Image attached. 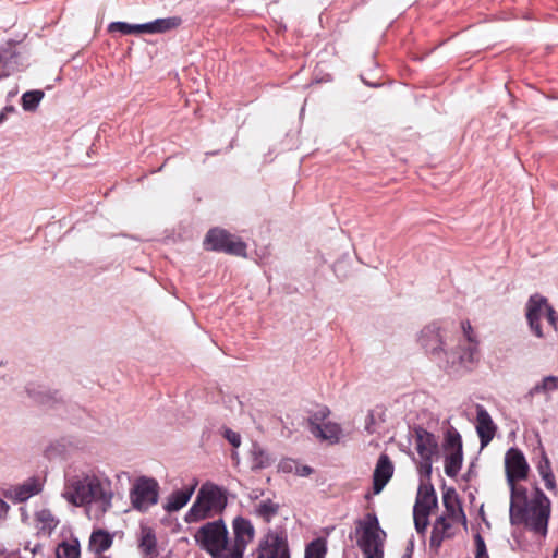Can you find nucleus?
I'll list each match as a JSON object with an SVG mask.
<instances>
[{
    "mask_svg": "<svg viewBox=\"0 0 558 558\" xmlns=\"http://www.w3.org/2000/svg\"><path fill=\"white\" fill-rule=\"evenodd\" d=\"M466 342L454 347L448 344L447 331L436 322L426 325L418 333L417 342L428 359L448 375H462L472 369L477 353V342L473 341L469 330L463 327Z\"/></svg>",
    "mask_w": 558,
    "mask_h": 558,
    "instance_id": "1",
    "label": "nucleus"
},
{
    "mask_svg": "<svg viewBox=\"0 0 558 558\" xmlns=\"http://www.w3.org/2000/svg\"><path fill=\"white\" fill-rule=\"evenodd\" d=\"M228 506V489L221 485L206 482L197 492L196 498L184 515L189 524L197 523L214 515L222 514Z\"/></svg>",
    "mask_w": 558,
    "mask_h": 558,
    "instance_id": "2",
    "label": "nucleus"
},
{
    "mask_svg": "<svg viewBox=\"0 0 558 558\" xmlns=\"http://www.w3.org/2000/svg\"><path fill=\"white\" fill-rule=\"evenodd\" d=\"M354 532L349 534L352 541L357 536L356 544L365 558H384V546L387 537L386 532L379 524L375 512L366 513L362 519L355 521Z\"/></svg>",
    "mask_w": 558,
    "mask_h": 558,
    "instance_id": "3",
    "label": "nucleus"
},
{
    "mask_svg": "<svg viewBox=\"0 0 558 558\" xmlns=\"http://www.w3.org/2000/svg\"><path fill=\"white\" fill-rule=\"evenodd\" d=\"M195 544L211 558L221 557V549L229 545V531L222 518L206 522L194 534Z\"/></svg>",
    "mask_w": 558,
    "mask_h": 558,
    "instance_id": "4",
    "label": "nucleus"
},
{
    "mask_svg": "<svg viewBox=\"0 0 558 558\" xmlns=\"http://www.w3.org/2000/svg\"><path fill=\"white\" fill-rule=\"evenodd\" d=\"M204 245L207 251L222 252L240 257L246 256V243L223 228H210L205 235Z\"/></svg>",
    "mask_w": 558,
    "mask_h": 558,
    "instance_id": "5",
    "label": "nucleus"
},
{
    "mask_svg": "<svg viewBox=\"0 0 558 558\" xmlns=\"http://www.w3.org/2000/svg\"><path fill=\"white\" fill-rule=\"evenodd\" d=\"M159 483L156 478L146 475L138 476L130 489L132 508L145 513L159 501Z\"/></svg>",
    "mask_w": 558,
    "mask_h": 558,
    "instance_id": "6",
    "label": "nucleus"
},
{
    "mask_svg": "<svg viewBox=\"0 0 558 558\" xmlns=\"http://www.w3.org/2000/svg\"><path fill=\"white\" fill-rule=\"evenodd\" d=\"M517 482H507L510 488L509 520L511 525L524 524L530 530L532 522L531 499L525 486L515 485Z\"/></svg>",
    "mask_w": 558,
    "mask_h": 558,
    "instance_id": "7",
    "label": "nucleus"
},
{
    "mask_svg": "<svg viewBox=\"0 0 558 558\" xmlns=\"http://www.w3.org/2000/svg\"><path fill=\"white\" fill-rule=\"evenodd\" d=\"M257 558H291L288 536L283 529H268L256 548Z\"/></svg>",
    "mask_w": 558,
    "mask_h": 558,
    "instance_id": "8",
    "label": "nucleus"
},
{
    "mask_svg": "<svg viewBox=\"0 0 558 558\" xmlns=\"http://www.w3.org/2000/svg\"><path fill=\"white\" fill-rule=\"evenodd\" d=\"M532 522L530 530L539 535H546L548 532V522L550 519L551 502L543 489L535 484L531 498Z\"/></svg>",
    "mask_w": 558,
    "mask_h": 558,
    "instance_id": "9",
    "label": "nucleus"
},
{
    "mask_svg": "<svg viewBox=\"0 0 558 558\" xmlns=\"http://www.w3.org/2000/svg\"><path fill=\"white\" fill-rule=\"evenodd\" d=\"M530 465L521 449L510 447L505 454V473L507 482H519L527 478Z\"/></svg>",
    "mask_w": 558,
    "mask_h": 558,
    "instance_id": "10",
    "label": "nucleus"
},
{
    "mask_svg": "<svg viewBox=\"0 0 558 558\" xmlns=\"http://www.w3.org/2000/svg\"><path fill=\"white\" fill-rule=\"evenodd\" d=\"M92 475L84 474L83 476H74L69 481L66 490L63 494L64 498L72 505L84 506L92 504Z\"/></svg>",
    "mask_w": 558,
    "mask_h": 558,
    "instance_id": "11",
    "label": "nucleus"
},
{
    "mask_svg": "<svg viewBox=\"0 0 558 558\" xmlns=\"http://www.w3.org/2000/svg\"><path fill=\"white\" fill-rule=\"evenodd\" d=\"M25 391L35 403L50 409H59L65 403L64 397L59 390L41 384L29 383L25 386Z\"/></svg>",
    "mask_w": 558,
    "mask_h": 558,
    "instance_id": "12",
    "label": "nucleus"
},
{
    "mask_svg": "<svg viewBox=\"0 0 558 558\" xmlns=\"http://www.w3.org/2000/svg\"><path fill=\"white\" fill-rule=\"evenodd\" d=\"M476 433L480 438L481 449H483L487 447L495 437L497 426L483 405L476 407Z\"/></svg>",
    "mask_w": 558,
    "mask_h": 558,
    "instance_id": "13",
    "label": "nucleus"
},
{
    "mask_svg": "<svg viewBox=\"0 0 558 558\" xmlns=\"http://www.w3.org/2000/svg\"><path fill=\"white\" fill-rule=\"evenodd\" d=\"M412 429L418 456H437L439 453L438 440L434 433L418 424H415Z\"/></svg>",
    "mask_w": 558,
    "mask_h": 558,
    "instance_id": "14",
    "label": "nucleus"
},
{
    "mask_svg": "<svg viewBox=\"0 0 558 558\" xmlns=\"http://www.w3.org/2000/svg\"><path fill=\"white\" fill-rule=\"evenodd\" d=\"M197 485L198 481L194 478L190 485H185L180 489H174L167 498V501L163 504V510L168 513H173L181 510L191 500Z\"/></svg>",
    "mask_w": 558,
    "mask_h": 558,
    "instance_id": "15",
    "label": "nucleus"
},
{
    "mask_svg": "<svg viewBox=\"0 0 558 558\" xmlns=\"http://www.w3.org/2000/svg\"><path fill=\"white\" fill-rule=\"evenodd\" d=\"M437 508L438 497L434 485L432 482H420L413 512H418L420 510L433 512Z\"/></svg>",
    "mask_w": 558,
    "mask_h": 558,
    "instance_id": "16",
    "label": "nucleus"
},
{
    "mask_svg": "<svg viewBox=\"0 0 558 558\" xmlns=\"http://www.w3.org/2000/svg\"><path fill=\"white\" fill-rule=\"evenodd\" d=\"M90 486H93L92 490V502H100L101 510L106 512L112 506V497L113 494L110 489L111 483L106 480L102 482L96 475H92Z\"/></svg>",
    "mask_w": 558,
    "mask_h": 558,
    "instance_id": "17",
    "label": "nucleus"
},
{
    "mask_svg": "<svg viewBox=\"0 0 558 558\" xmlns=\"http://www.w3.org/2000/svg\"><path fill=\"white\" fill-rule=\"evenodd\" d=\"M233 543L247 547L255 537V527L252 521L243 515H236L232 520Z\"/></svg>",
    "mask_w": 558,
    "mask_h": 558,
    "instance_id": "18",
    "label": "nucleus"
},
{
    "mask_svg": "<svg viewBox=\"0 0 558 558\" xmlns=\"http://www.w3.org/2000/svg\"><path fill=\"white\" fill-rule=\"evenodd\" d=\"M43 490V483L37 476L28 477L24 483L14 486L13 495L5 494L14 502H25L31 497L38 495Z\"/></svg>",
    "mask_w": 558,
    "mask_h": 558,
    "instance_id": "19",
    "label": "nucleus"
},
{
    "mask_svg": "<svg viewBox=\"0 0 558 558\" xmlns=\"http://www.w3.org/2000/svg\"><path fill=\"white\" fill-rule=\"evenodd\" d=\"M0 64H2L8 72L20 71L24 66L22 56L17 51L14 40H9L0 47Z\"/></svg>",
    "mask_w": 558,
    "mask_h": 558,
    "instance_id": "20",
    "label": "nucleus"
},
{
    "mask_svg": "<svg viewBox=\"0 0 558 558\" xmlns=\"http://www.w3.org/2000/svg\"><path fill=\"white\" fill-rule=\"evenodd\" d=\"M313 436L329 445H337L342 435V427L336 422H327L324 425H315Z\"/></svg>",
    "mask_w": 558,
    "mask_h": 558,
    "instance_id": "21",
    "label": "nucleus"
},
{
    "mask_svg": "<svg viewBox=\"0 0 558 558\" xmlns=\"http://www.w3.org/2000/svg\"><path fill=\"white\" fill-rule=\"evenodd\" d=\"M113 543V534L104 529L94 530L89 537L88 548L95 554H102L108 550Z\"/></svg>",
    "mask_w": 558,
    "mask_h": 558,
    "instance_id": "22",
    "label": "nucleus"
},
{
    "mask_svg": "<svg viewBox=\"0 0 558 558\" xmlns=\"http://www.w3.org/2000/svg\"><path fill=\"white\" fill-rule=\"evenodd\" d=\"M181 23L182 19L180 16L158 17L153 21L145 22L146 34H165L180 26Z\"/></svg>",
    "mask_w": 558,
    "mask_h": 558,
    "instance_id": "23",
    "label": "nucleus"
},
{
    "mask_svg": "<svg viewBox=\"0 0 558 558\" xmlns=\"http://www.w3.org/2000/svg\"><path fill=\"white\" fill-rule=\"evenodd\" d=\"M138 547L146 557H154L158 555L157 537L155 531L149 526L141 527V537Z\"/></svg>",
    "mask_w": 558,
    "mask_h": 558,
    "instance_id": "24",
    "label": "nucleus"
},
{
    "mask_svg": "<svg viewBox=\"0 0 558 558\" xmlns=\"http://www.w3.org/2000/svg\"><path fill=\"white\" fill-rule=\"evenodd\" d=\"M549 305L546 296L534 293L530 295L525 304V318L541 319L543 311H546Z\"/></svg>",
    "mask_w": 558,
    "mask_h": 558,
    "instance_id": "25",
    "label": "nucleus"
},
{
    "mask_svg": "<svg viewBox=\"0 0 558 558\" xmlns=\"http://www.w3.org/2000/svg\"><path fill=\"white\" fill-rule=\"evenodd\" d=\"M442 448L446 453H463L462 436L453 426H449L444 433Z\"/></svg>",
    "mask_w": 558,
    "mask_h": 558,
    "instance_id": "26",
    "label": "nucleus"
},
{
    "mask_svg": "<svg viewBox=\"0 0 558 558\" xmlns=\"http://www.w3.org/2000/svg\"><path fill=\"white\" fill-rule=\"evenodd\" d=\"M442 505L446 509L447 515L450 519H456L457 508L462 507L461 499L454 487L446 486V483H442Z\"/></svg>",
    "mask_w": 558,
    "mask_h": 558,
    "instance_id": "27",
    "label": "nucleus"
},
{
    "mask_svg": "<svg viewBox=\"0 0 558 558\" xmlns=\"http://www.w3.org/2000/svg\"><path fill=\"white\" fill-rule=\"evenodd\" d=\"M395 466L387 453H380L377 459L373 476L374 478L380 480L385 483H389L393 476Z\"/></svg>",
    "mask_w": 558,
    "mask_h": 558,
    "instance_id": "28",
    "label": "nucleus"
},
{
    "mask_svg": "<svg viewBox=\"0 0 558 558\" xmlns=\"http://www.w3.org/2000/svg\"><path fill=\"white\" fill-rule=\"evenodd\" d=\"M107 31L109 33H120L121 35H143L146 34L145 23L132 24L124 21H114L109 23Z\"/></svg>",
    "mask_w": 558,
    "mask_h": 558,
    "instance_id": "29",
    "label": "nucleus"
},
{
    "mask_svg": "<svg viewBox=\"0 0 558 558\" xmlns=\"http://www.w3.org/2000/svg\"><path fill=\"white\" fill-rule=\"evenodd\" d=\"M251 456H252V468L251 469L253 471L269 468L274 462L270 454L258 442H253L252 449H251Z\"/></svg>",
    "mask_w": 558,
    "mask_h": 558,
    "instance_id": "30",
    "label": "nucleus"
},
{
    "mask_svg": "<svg viewBox=\"0 0 558 558\" xmlns=\"http://www.w3.org/2000/svg\"><path fill=\"white\" fill-rule=\"evenodd\" d=\"M280 505L274 502L271 499L262 500L254 508V514L260 518L265 523H270L278 514Z\"/></svg>",
    "mask_w": 558,
    "mask_h": 558,
    "instance_id": "31",
    "label": "nucleus"
},
{
    "mask_svg": "<svg viewBox=\"0 0 558 558\" xmlns=\"http://www.w3.org/2000/svg\"><path fill=\"white\" fill-rule=\"evenodd\" d=\"M56 558H81V544L77 537L71 542L62 541L56 548Z\"/></svg>",
    "mask_w": 558,
    "mask_h": 558,
    "instance_id": "32",
    "label": "nucleus"
},
{
    "mask_svg": "<svg viewBox=\"0 0 558 558\" xmlns=\"http://www.w3.org/2000/svg\"><path fill=\"white\" fill-rule=\"evenodd\" d=\"M45 97L41 89H31L22 94L21 106L26 112H34L39 107L40 101Z\"/></svg>",
    "mask_w": 558,
    "mask_h": 558,
    "instance_id": "33",
    "label": "nucleus"
},
{
    "mask_svg": "<svg viewBox=\"0 0 558 558\" xmlns=\"http://www.w3.org/2000/svg\"><path fill=\"white\" fill-rule=\"evenodd\" d=\"M327 550V539L319 536L306 544L304 558H325Z\"/></svg>",
    "mask_w": 558,
    "mask_h": 558,
    "instance_id": "34",
    "label": "nucleus"
},
{
    "mask_svg": "<svg viewBox=\"0 0 558 558\" xmlns=\"http://www.w3.org/2000/svg\"><path fill=\"white\" fill-rule=\"evenodd\" d=\"M463 464V453L445 454V473L448 477H456Z\"/></svg>",
    "mask_w": 558,
    "mask_h": 558,
    "instance_id": "35",
    "label": "nucleus"
},
{
    "mask_svg": "<svg viewBox=\"0 0 558 558\" xmlns=\"http://www.w3.org/2000/svg\"><path fill=\"white\" fill-rule=\"evenodd\" d=\"M556 390H558V376L548 375L530 389L529 396L547 393Z\"/></svg>",
    "mask_w": 558,
    "mask_h": 558,
    "instance_id": "36",
    "label": "nucleus"
},
{
    "mask_svg": "<svg viewBox=\"0 0 558 558\" xmlns=\"http://www.w3.org/2000/svg\"><path fill=\"white\" fill-rule=\"evenodd\" d=\"M421 461L417 465V472L420 475L421 482L428 483L430 482V476L433 473V457L434 456H420Z\"/></svg>",
    "mask_w": 558,
    "mask_h": 558,
    "instance_id": "37",
    "label": "nucleus"
},
{
    "mask_svg": "<svg viewBox=\"0 0 558 558\" xmlns=\"http://www.w3.org/2000/svg\"><path fill=\"white\" fill-rule=\"evenodd\" d=\"M330 415V410L326 405L319 407L316 411L312 412L307 418L308 429L314 434L315 425H322L320 422L325 421Z\"/></svg>",
    "mask_w": 558,
    "mask_h": 558,
    "instance_id": "38",
    "label": "nucleus"
},
{
    "mask_svg": "<svg viewBox=\"0 0 558 558\" xmlns=\"http://www.w3.org/2000/svg\"><path fill=\"white\" fill-rule=\"evenodd\" d=\"M430 511L420 510L418 512H413L414 526L417 534L424 536L427 527L429 525V515Z\"/></svg>",
    "mask_w": 558,
    "mask_h": 558,
    "instance_id": "39",
    "label": "nucleus"
},
{
    "mask_svg": "<svg viewBox=\"0 0 558 558\" xmlns=\"http://www.w3.org/2000/svg\"><path fill=\"white\" fill-rule=\"evenodd\" d=\"M36 519L45 524L49 532L53 531L59 524V520L53 517L49 509H43L36 513Z\"/></svg>",
    "mask_w": 558,
    "mask_h": 558,
    "instance_id": "40",
    "label": "nucleus"
},
{
    "mask_svg": "<svg viewBox=\"0 0 558 558\" xmlns=\"http://www.w3.org/2000/svg\"><path fill=\"white\" fill-rule=\"evenodd\" d=\"M246 547L238 545L235 543L229 545L227 549H221V557L219 558H243Z\"/></svg>",
    "mask_w": 558,
    "mask_h": 558,
    "instance_id": "41",
    "label": "nucleus"
},
{
    "mask_svg": "<svg viewBox=\"0 0 558 558\" xmlns=\"http://www.w3.org/2000/svg\"><path fill=\"white\" fill-rule=\"evenodd\" d=\"M475 558H489L487 546L480 531L474 534Z\"/></svg>",
    "mask_w": 558,
    "mask_h": 558,
    "instance_id": "42",
    "label": "nucleus"
},
{
    "mask_svg": "<svg viewBox=\"0 0 558 558\" xmlns=\"http://www.w3.org/2000/svg\"><path fill=\"white\" fill-rule=\"evenodd\" d=\"M221 435L233 448H239L241 446L242 438L238 432H234L231 428L223 426L221 428Z\"/></svg>",
    "mask_w": 558,
    "mask_h": 558,
    "instance_id": "43",
    "label": "nucleus"
},
{
    "mask_svg": "<svg viewBox=\"0 0 558 558\" xmlns=\"http://www.w3.org/2000/svg\"><path fill=\"white\" fill-rule=\"evenodd\" d=\"M539 446L542 445L539 444ZM536 468L541 476L546 473H553L550 460L543 447H541V459Z\"/></svg>",
    "mask_w": 558,
    "mask_h": 558,
    "instance_id": "44",
    "label": "nucleus"
},
{
    "mask_svg": "<svg viewBox=\"0 0 558 558\" xmlns=\"http://www.w3.org/2000/svg\"><path fill=\"white\" fill-rule=\"evenodd\" d=\"M545 317L555 331H558V313L551 304L545 311Z\"/></svg>",
    "mask_w": 558,
    "mask_h": 558,
    "instance_id": "45",
    "label": "nucleus"
},
{
    "mask_svg": "<svg viewBox=\"0 0 558 558\" xmlns=\"http://www.w3.org/2000/svg\"><path fill=\"white\" fill-rule=\"evenodd\" d=\"M526 323H527V326L531 330V332L539 338V339H543L545 336H544V331H543V328H542V325H541V319H537V318H526Z\"/></svg>",
    "mask_w": 558,
    "mask_h": 558,
    "instance_id": "46",
    "label": "nucleus"
},
{
    "mask_svg": "<svg viewBox=\"0 0 558 558\" xmlns=\"http://www.w3.org/2000/svg\"><path fill=\"white\" fill-rule=\"evenodd\" d=\"M448 518L449 517L447 514H441L438 518H436V520L433 524V527H432V532L437 533L438 529H440V527H444L447 530H452V524L450 523Z\"/></svg>",
    "mask_w": 558,
    "mask_h": 558,
    "instance_id": "47",
    "label": "nucleus"
},
{
    "mask_svg": "<svg viewBox=\"0 0 558 558\" xmlns=\"http://www.w3.org/2000/svg\"><path fill=\"white\" fill-rule=\"evenodd\" d=\"M441 544H442V537L438 536L437 533L432 532L430 538H429V547L434 551L435 555H438Z\"/></svg>",
    "mask_w": 558,
    "mask_h": 558,
    "instance_id": "48",
    "label": "nucleus"
},
{
    "mask_svg": "<svg viewBox=\"0 0 558 558\" xmlns=\"http://www.w3.org/2000/svg\"><path fill=\"white\" fill-rule=\"evenodd\" d=\"M542 480L544 481L545 483V487L548 489V490H555L557 485H556V480H555V475H554V472L553 473H546L544 474L543 476H541Z\"/></svg>",
    "mask_w": 558,
    "mask_h": 558,
    "instance_id": "49",
    "label": "nucleus"
},
{
    "mask_svg": "<svg viewBox=\"0 0 558 558\" xmlns=\"http://www.w3.org/2000/svg\"><path fill=\"white\" fill-rule=\"evenodd\" d=\"M374 423H375L374 411L369 410L367 413L366 420H365V430L369 435L375 433Z\"/></svg>",
    "mask_w": 558,
    "mask_h": 558,
    "instance_id": "50",
    "label": "nucleus"
},
{
    "mask_svg": "<svg viewBox=\"0 0 558 558\" xmlns=\"http://www.w3.org/2000/svg\"><path fill=\"white\" fill-rule=\"evenodd\" d=\"M388 483H385L380 480H377V478H374L372 477V490H373V495H378L380 494L384 488L386 487Z\"/></svg>",
    "mask_w": 558,
    "mask_h": 558,
    "instance_id": "51",
    "label": "nucleus"
},
{
    "mask_svg": "<svg viewBox=\"0 0 558 558\" xmlns=\"http://www.w3.org/2000/svg\"><path fill=\"white\" fill-rule=\"evenodd\" d=\"M475 468H476V464H475V460H474L470 463L466 472L462 475V480L465 482L471 481V478L476 475Z\"/></svg>",
    "mask_w": 558,
    "mask_h": 558,
    "instance_id": "52",
    "label": "nucleus"
},
{
    "mask_svg": "<svg viewBox=\"0 0 558 558\" xmlns=\"http://www.w3.org/2000/svg\"><path fill=\"white\" fill-rule=\"evenodd\" d=\"M15 112V107L13 105H7L0 111V125L7 120L8 113Z\"/></svg>",
    "mask_w": 558,
    "mask_h": 558,
    "instance_id": "53",
    "label": "nucleus"
},
{
    "mask_svg": "<svg viewBox=\"0 0 558 558\" xmlns=\"http://www.w3.org/2000/svg\"><path fill=\"white\" fill-rule=\"evenodd\" d=\"M313 472L314 469L306 464L296 468V474L302 477L310 476Z\"/></svg>",
    "mask_w": 558,
    "mask_h": 558,
    "instance_id": "54",
    "label": "nucleus"
},
{
    "mask_svg": "<svg viewBox=\"0 0 558 558\" xmlns=\"http://www.w3.org/2000/svg\"><path fill=\"white\" fill-rule=\"evenodd\" d=\"M414 551V538L413 536L409 539L408 545L405 547V551L402 555V558H412Z\"/></svg>",
    "mask_w": 558,
    "mask_h": 558,
    "instance_id": "55",
    "label": "nucleus"
},
{
    "mask_svg": "<svg viewBox=\"0 0 558 558\" xmlns=\"http://www.w3.org/2000/svg\"><path fill=\"white\" fill-rule=\"evenodd\" d=\"M9 510H10V505L7 501H4L2 498H0V521L2 519L7 518Z\"/></svg>",
    "mask_w": 558,
    "mask_h": 558,
    "instance_id": "56",
    "label": "nucleus"
},
{
    "mask_svg": "<svg viewBox=\"0 0 558 558\" xmlns=\"http://www.w3.org/2000/svg\"><path fill=\"white\" fill-rule=\"evenodd\" d=\"M454 521H460L464 527H466V524H468V519H466V515L464 513V510L463 508H457V513H456V519H453Z\"/></svg>",
    "mask_w": 558,
    "mask_h": 558,
    "instance_id": "57",
    "label": "nucleus"
},
{
    "mask_svg": "<svg viewBox=\"0 0 558 558\" xmlns=\"http://www.w3.org/2000/svg\"><path fill=\"white\" fill-rule=\"evenodd\" d=\"M437 535L442 537V542L445 539H451L454 537V533L451 530H447L444 527L438 529Z\"/></svg>",
    "mask_w": 558,
    "mask_h": 558,
    "instance_id": "58",
    "label": "nucleus"
},
{
    "mask_svg": "<svg viewBox=\"0 0 558 558\" xmlns=\"http://www.w3.org/2000/svg\"><path fill=\"white\" fill-rule=\"evenodd\" d=\"M360 77H361V80H362L363 84H364V85H366V86H368V87H372V88H379V87H381V86H383V83H380V82H372V81H368V80H366L363 75H361Z\"/></svg>",
    "mask_w": 558,
    "mask_h": 558,
    "instance_id": "59",
    "label": "nucleus"
},
{
    "mask_svg": "<svg viewBox=\"0 0 558 558\" xmlns=\"http://www.w3.org/2000/svg\"><path fill=\"white\" fill-rule=\"evenodd\" d=\"M483 507H484L483 505L480 507V515L482 517L483 522H484L487 526H489V525H490V523H489V521L485 518V512H484Z\"/></svg>",
    "mask_w": 558,
    "mask_h": 558,
    "instance_id": "60",
    "label": "nucleus"
},
{
    "mask_svg": "<svg viewBox=\"0 0 558 558\" xmlns=\"http://www.w3.org/2000/svg\"><path fill=\"white\" fill-rule=\"evenodd\" d=\"M339 265H340V263L337 262L332 266L333 272L336 274L337 277H339V272H338Z\"/></svg>",
    "mask_w": 558,
    "mask_h": 558,
    "instance_id": "61",
    "label": "nucleus"
},
{
    "mask_svg": "<svg viewBox=\"0 0 558 558\" xmlns=\"http://www.w3.org/2000/svg\"><path fill=\"white\" fill-rule=\"evenodd\" d=\"M21 512H22V520L24 521L25 519H27V512L25 510V508H20Z\"/></svg>",
    "mask_w": 558,
    "mask_h": 558,
    "instance_id": "62",
    "label": "nucleus"
},
{
    "mask_svg": "<svg viewBox=\"0 0 558 558\" xmlns=\"http://www.w3.org/2000/svg\"><path fill=\"white\" fill-rule=\"evenodd\" d=\"M40 548H41V545H40V544H36V545L34 546V548L32 549V553H33V554H36L37 551H39V550H40Z\"/></svg>",
    "mask_w": 558,
    "mask_h": 558,
    "instance_id": "63",
    "label": "nucleus"
},
{
    "mask_svg": "<svg viewBox=\"0 0 558 558\" xmlns=\"http://www.w3.org/2000/svg\"><path fill=\"white\" fill-rule=\"evenodd\" d=\"M16 94H17L16 89L15 90H11V92H9L8 97H14Z\"/></svg>",
    "mask_w": 558,
    "mask_h": 558,
    "instance_id": "64",
    "label": "nucleus"
}]
</instances>
